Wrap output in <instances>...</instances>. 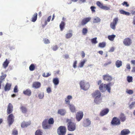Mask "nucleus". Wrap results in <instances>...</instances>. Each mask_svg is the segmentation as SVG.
<instances>
[{
	"label": "nucleus",
	"mask_w": 135,
	"mask_h": 135,
	"mask_svg": "<svg viewBox=\"0 0 135 135\" xmlns=\"http://www.w3.org/2000/svg\"><path fill=\"white\" fill-rule=\"evenodd\" d=\"M54 123V120L52 118H50L48 120L47 119H45L42 122V127L44 129H49L51 127L50 125Z\"/></svg>",
	"instance_id": "obj_1"
},
{
	"label": "nucleus",
	"mask_w": 135,
	"mask_h": 135,
	"mask_svg": "<svg viewBox=\"0 0 135 135\" xmlns=\"http://www.w3.org/2000/svg\"><path fill=\"white\" fill-rule=\"evenodd\" d=\"M66 122H68L67 128L68 130L70 131H74L76 129V123L71 121V120L69 119L66 120Z\"/></svg>",
	"instance_id": "obj_2"
},
{
	"label": "nucleus",
	"mask_w": 135,
	"mask_h": 135,
	"mask_svg": "<svg viewBox=\"0 0 135 135\" xmlns=\"http://www.w3.org/2000/svg\"><path fill=\"white\" fill-rule=\"evenodd\" d=\"M79 85L81 89L85 90L88 89L90 86L89 83L84 80L80 81L79 82Z\"/></svg>",
	"instance_id": "obj_3"
},
{
	"label": "nucleus",
	"mask_w": 135,
	"mask_h": 135,
	"mask_svg": "<svg viewBox=\"0 0 135 135\" xmlns=\"http://www.w3.org/2000/svg\"><path fill=\"white\" fill-rule=\"evenodd\" d=\"M92 97L95 98L94 102L96 104H98L99 102L98 101L97 98H99L101 96V93L98 90H96L92 94Z\"/></svg>",
	"instance_id": "obj_4"
},
{
	"label": "nucleus",
	"mask_w": 135,
	"mask_h": 135,
	"mask_svg": "<svg viewBox=\"0 0 135 135\" xmlns=\"http://www.w3.org/2000/svg\"><path fill=\"white\" fill-rule=\"evenodd\" d=\"M99 89L102 92H104L107 90L109 92H110V87L108 84H101L99 86Z\"/></svg>",
	"instance_id": "obj_5"
},
{
	"label": "nucleus",
	"mask_w": 135,
	"mask_h": 135,
	"mask_svg": "<svg viewBox=\"0 0 135 135\" xmlns=\"http://www.w3.org/2000/svg\"><path fill=\"white\" fill-rule=\"evenodd\" d=\"M66 133V128L65 126H61L57 129V133L59 135H65Z\"/></svg>",
	"instance_id": "obj_6"
},
{
	"label": "nucleus",
	"mask_w": 135,
	"mask_h": 135,
	"mask_svg": "<svg viewBox=\"0 0 135 135\" xmlns=\"http://www.w3.org/2000/svg\"><path fill=\"white\" fill-rule=\"evenodd\" d=\"M9 114L7 117V120L9 126H10L14 122V117L12 114Z\"/></svg>",
	"instance_id": "obj_7"
},
{
	"label": "nucleus",
	"mask_w": 135,
	"mask_h": 135,
	"mask_svg": "<svg viewBox=\"0 0 135 135\" xmlns=\"http://www.w3.org/2000/svg\"><path fill=\"white\" fill-rule=\"evenodd\" d=\"M120 123V119L115 117H114L111 122V124L113 126L119 125Z\"/></svg>",
	"instance_id": "obj_8"
},
{
	"label": "nucleus",
	"mask_w": 135,
	"mask_h": 135,
	"mask_svg": "<svg viewBox=\"0 0 135 135\" xmlns=\"http://www.w3.org/2000/svg\"><path fill=\"white\" fill-rule=\"evenodd\" d=\"M83 116V112H78L76 115V119L79 122L82 118Z\"/></svg>",
	"instance_id": "obj_9"
},
{
	"label": "nucleus",
	"mask_w": 135,
	"mask_h": 135,
	"mask_svg": "<svg viewBox=\"0 0 135 135\" xmlns=\"http://www.w3.org/2000/svg\"><path fill=\"white\" fill-rule=\"evenodd\" d=\"M13 110V107L11 103H9L7 110V114H9L12 113Z\"/></svg>",
	"instance_id": "obj_10"
},
{
	"label": "nucleus",
	"mask_w": 135,
	"mask_h": 135,
	"mask_svg": "<svg viewBox=\"0 0 135 135\" xmlns=\"http://www.w3.org/2000/svg\"><path fill=\"white\" fill-rule=\"evenodd\" d=\"M96 4L100 8L104 10H108L109 9V7L104 6L103 4L99 1L97 2Z\"/></svg>",
	"instance_id": "obj_11"
},
{
	"label": "nucleus",
	"mask_w": 135,
	"mask_h": 135,
	"mask_svg": "<svg viewBox=\"0 0 135 135\" xmlns=\"http://www.w3.org/2000/svg\"><path fill=\"white\" fill-rule=\"evenodd\" d=\"M123 43L126 46H129L132 44V41L129 38H127L124 40Z\"/></svg>",
	"instance_id": "obj_12"
},
{
	"label": "nucleus",
	"mask_w": 135,
	"mask_h": 135,
	"mask_svg": "<svg viewBox=\"0 0 135 135\" xmlns=\"http://www.w3.org/2000/svg\"><path fill=\"white\" fill-rule=\"evenodd\" d=\"M91 20L90 17H86L84 18L81 22V24L82 26L85 25L88 22H89Z\"/></svg>",
	"instance_id": "obj_13"
},
{
	"label": "nucleus",
	"mask_w": 135,
	"mask_h": 135,
	"mask_svg": "<svg viewBox=\"0 0 135 135\" xmlns=\"http://www.w3.org/2000/svg\"><path fill=\"white\" fill-rule=\"evenodd\" d=\"M118 21V18H115L114 19L113 22L110 24V26L111 28L113 29H115V26L116 25Z\"/></svg>",
	"instance_id": "obj_14"
},
{
	"label": "nucleus",
	"mask_w": 135,
	"mask_h": 135,
	"mask_svg": "<svg viewBox=\"0 0 135 135\" xmlns=\"http://www.w3.org/2000/svg\"><path fill=\"white\" fill-rule=\"evenodd\" d=\"M91 124V121L88 119H85L83 121V126L84 127H88Z\"/></svg>",
	"instance_id": "obj_15"
},
{
	"label": "nucleus",
	"mask_w": 135,
	"mask_h": 135,
	"mask_svg": "<svg viewBox=\"0 0 135 135\" xmlns=\"http://www.w3.org/2000/svg\"><path fill=\"white\" fill-rule=\"evenodd\" d=\"M109 110L108 108H105L102 110L100 113V115L101 116H103L107 114L109 112Z\"/></svg>",
	"instance_id": "obj_16"
},
{
	"label": "nucleus",
	"mask_w": 135,
	"mask_h": 135,
	"mask_svg": "<svg viewBox=\"0 0 135 135\" xmlns=\"http://www.w3.org/2000/svg\"><path fill=\"white\" fill-rule=\"evenodd\" d=\"M41 86V84L38 82H35L33 83L32 87L35 88H40Z\"/></svg>",
	"instance_id": "obj_17"
},
{
	"label": "nucleus",
	"mask_w": 135,
	"mask_h": 135,
	"mask_svg": "<svg viewBox=\"0 0 135 135\" xmlns=\"http://www.w3.org/2000/svg\"><path fill=\"white\" fill-rule=\"evenodd\" d=\"M130 133L128 129H125L122 130L121 132V135H127Z\"/></svg>",
	"instance_id": "obj_18"
},
{
	"label": "nucleus",
	"mask_w": 135,
	"mask_h": 135,
	"mask_svg": "<svg viewBox=\"0 0 135 135\" xmlns=\"http://www.w3.org/2000/svg\"><path fill=\"white\" fill-rule=\"evenodd\" d=\"M23 93L25 95L30 96L31 95L32 92L30 89H27L26 90L23 91Z\"/></svg>",
	"instance_id": "obj_19"
},
{
	"label": "nucleus",
	"mask_w": 135,
	"mask_h": 135,
	"mask_svg": "<svg viewBox=\"0 0 135 135\" xmlns=\"http://www.w3.org/2000/svg\"><path fill=\"white\" fill-rule=\"evenodd\" d=\"M11 85L9 83H7L4 87V90L5 91H8L11 89Z\"/></svg>",
	"instance_id": "obj_20"
},
{
	"label": "nucleus",
	"mask_w": 135,
	"mask_h": 135,
	"mask_svg": "<svg viewBox=\"0 0 135 135\" xmlns=\"http://www.w3.org/2000/svg\"><path fill=\"white\" fill-rule=\"evenodd\" d=\"M37 13L36 12L32 16V17L31 18V21L33 22H35L37 20Z\"/></svg>",
	"instance_id": "obj_21"
},
{
	"label": "nucleus",
	"mask_w": 135,
	"mask_h": 135,
	"mask_svg": "<svg viewBox=\"0 0 135 135\" xmlns=\"http://www.w3.org/2000/svg\"><path fill=\"white\" fill-rule=\"evenodd\" d=\"M119 119L122 122H124L126 120V117L124 114L123 113H121L119 116Z\"/></svg>",
	"instance_id": "obj_22"
},
{
	"label": "nucleus",
	"mask_w": 135,
	"mask_h": 135,
	"mask_svg": "<svg viewBox=\"0 0 135 135\" xmlns=\"http://www.w3.org/2000/svg\"><path fill=\"white\" fill-rule=\"evenodd\" d=\"M20 109L23 113H26L27 112V109L25 106L21 105L20 107Z\"/></svg>",
	"instance_id": "obj_23"
},
{
	"label": "nucleus",
	"mask_w": 135,
	"mask_h": 135,
	"mask_svg": "<svg viewBox=\"0 0 135 135\" xmlns=\"http://www.w3.org/2000/svg\"><path fill=\"white\" fill-rule=\"evenodd\" d=\"M9 62L7 59L3 64V66L4 68L6 69L7 67Z\"/></svg>",
	"instance_id": "obj_24"
},
{
	"label": "nucleus",
	"mask_w": 135,
	"mask_h": 135,
	"mask_svg": "<svg viewBox=\"0 0 135 135\" xmlns=\"http://www.w3.org/2000/svg\"><path fill=\"white\" fill-rule=\"evenodd\" d=\"M65 23L64 21H62L60 25V27L61 31H62L64 28Z\"/></svg>",
	"instance_id": "obj_25"
},
{
	"label": "nucleus",
	"mask_w": 135,
	"mask_h": 135,
	"mask_svg": "<svg viewBox=\"0 0 135 135\" xmlns=\"http://www.w3.org/2000/svg\"><path fill=\"white\" fill-rule=\"evenodd\" d=\"M119 12L120 14L127 16H129L130 15V13L129 12H126L123 10H120Z\"/></svg>",
	"instance_id": "obj_26"
},
{
	"label": "nucleus",
	"mask_w": 135,
	"mask_h": 135,
	"mask_svg": "<svg viewBox=\"0 0 135 135\" xmlns=\"http://www.w3.org/2000/svg\"><path fill=\"white\" fill-rule=\"evenodd\" d=\"M116 66L117 68H119L122 65V61L117 60L115 62Z\"/></svg>",
	"instance_id": "obj_27"
},
{
	"label": "nucleus",
	"mask_w": 135,
	"mask_h": 135,
	"mask_svg": "<svg viewBox=\"0 0 135 135\" xmlns=\"http://www.w3.org/2000/svg\"><path fill=\"white\" fill-rule=\"evenodd\" d=\"M69 108L71 111L72 112H75V108L74 106L72 104H69Z\"/></svg>",
	"instance_id": "obj_28"
},
{
	"label": "nucleus",
	"mask_w": 135,
	"mask_h": 135,
	"mask_svg": "<svg viewBox=\"0 0 135 135\" xmlns=\"http://www.w3.org/2000/svg\"><path fill=\"white\" fill-rule=\"evenodd\" d=\"M58 113L61 115H64L65 113V111L63 109H61L58 110Z\"/></svg>",
	"instance_id": "obj_29"
},
{
	"label": "nucleus",
	"mask_w": 135,
	"mask_h": 135,
	"mask_svg": "<svg viewBox=\"0 0 135 135\" xmlns=\"http://www.w3.org/2000/svg\"><path fill=\"white\" fill-rule=\"evenodd\" d=\"M2 75L1 76L0 79V81H2L5 78H6L7 75L6 74H4L3 72L1 73Z\"/></svg>",
	"instance_id": "obj_30"
},
{
	"label": "nucleus",
	"mask_w": 135,
	"mask_h": 135,
	"mask_svg": "<svg viewBox=\"0 0 135 135\" xmlns=\"http://www.w3.org/2000/svg\"><path fill=\"white\" fill-rule=\"evenodd\" d=\"M86 61V60H84L83 61H81L79 64V67L80 68L83 67Z\"/></svg>",
	"instance_id": "obj_31"
},
{
	"label": "nucleus",
	"mask_w": 135,
	"mask_h": 135,
	"mask_svg": "<svg viewBox=\"0 0 135 135\" xmlns=\"http://www.w3.org/2000/svg\"><path fill=\"white\" fill-rule=\"evenodd\" d=\"M97 39V37H95L91 39V41L92 43L94 44H97L98 43Z\"/></svg>",
	"instance_id": "obj_32"
},
{
	"label": "nucleus",
	"mask_w": 135,
	"mask_h": 135,
	"mask_svg": "<svg viewBox=\"0 0 135 135\" xmlns=\"http://www.w3.org/2000/svg\"><path fill=\"white\" fill-rule=\"evenodd\" d=\"M88 32V30L86 28H84L82 30V33L83 35H86Z\"/></svg>",
	"instance_id": "obj_33"
},
{
	"label": "nucleus",
	"mask_w": 135,
	"mask_h": 135,
	"mask_svg": "<svg viewBox=\"0 0 135 135\" xmlns=\"http://www.w3.org/2000/svg\"><path fill=\"white\" fill-rule=\"evenodd\" d=\"M29 70L31 71H33L35 69V66L33 64H31L30 66Z\"/></svg>",
	"instance_id": "obj_34"
},
{
	"label": "nucleus",
	"mask_w": 135,
	"mask_h": 135,
	"mask_svg": "<svg viewBox=\"0 0 135 135\" xmlns=\"http://www.w3.org/2000/svg\"><path fill=\"white\" fill-rule=\"evenodd\" d=\"M53 82L55 85L58 84L59 83L58 79L57 78L54 79L53 80Z\"/></svg>",
	"instance_id": "obj_35"
},
{
	"label": "nucleus",
	"mask_w": 135,
	"mask_h": 135,
	"mask_svg": "<svg viewBox=\"0 0 135 135\" xmlns=\"http://www.w3.org/2000/svg\"><path fill=\"white\" fill-rule=\"evenodd\" d=\"M106 46V43L105 42L100 43L99 44V47L101 48H103Z\"/></svg>",
	"instance_id": "obj_36"
},
{
	"label": "nucleus",
	"mask_w": 135,
	"mask_h": 135,
	"mask_svg": "<svg viewBox=\"0 0 135 135\" xmlns=\"http://www.w3.org/2000/svg\"><path fill=\"white\" fill-rule=\"evenodd\" d=\"M100 18L98 17H97L94 19L93 20V22L94 23H98L100 21Z\"/></svg>",
	"instance_id": "obj_37"
},
{
	"label": "nucleus",
	"mask_w": 135,
	"mask_h": 135,
	"mask_svg": "<svg viewBox=\"0 0 135 135\" xmlns=\"http://www.w3.org/2000/svg\"><path fill=\"white\" fill-rule=\"evenodd\" d=\"M131 13L132 14V15H134L133 18V23L134 25H135V11H132Z\"/></svg>",
	"instance_id": "obj_38"
},
{
	"label": "nucleus",
	"mask_w": 135,
	"mask_h": 135,
	"mask_svg": "<svg viewBox=\"0 0 135 135\" xmlns=\"http://www.w3.org/2000/svg\"><path fill=\"white\" fill-rule=\"evenodd\" d=\"M28 125L25 122H23L21 124V126L22 128H25L27 127Z\"/></svg>",
	"instance_id": "obj_39"
},
{
	"label": "nucleus",
	"mask_w": 135,
	"mask_h": 135,
	"mask_svg": "<svg viewBox=\"0 0 135 135\" xmlns=\"http://www.w3.org/2000/svg\"><path fill=\"white\" fill-rule=\"evenodd\" d=\"M103 77L104 80H108L110 78V76L108 74L104 75Z\"/></svg>",
	"instance_id": "obj_40"
},
{
	"label": "nucleus",
	"mask_w": 135,
	"mask_h": 135,
	"mask_svg": "<svg viewBox=\"0 0 135 135\" xmlns=\"http://www.w3.org/2000/svg\"><path fill=\"white\" fill-rule=\"evenodd\" d=\"M72 36V34L71 33H68L66 35V37L67 38H70Z\"/></svg>",
	"instance_id": "obj_41"
},
{
	"label": "nucleus",
	"mask_w": 135,
	"mask_h": 135,
	"mask_svg": "<svg viewBox=\"0 0 135 135\" xmlns=\"http://www.w3.org/2000/svg\"><path fill=\"white\" fill-rule=\"evenodd\" d=\"M42 132L40 130H37L35 133V135H42Z\"/></svg>",
	"instance_id": "obj_42"
},
{
	"label": "nucleus",
	"mask_w": 135,
	"mask_h": 135,
	"mask_svg": "<svg viewBox=\"0 0 135 135\" xmlns=\"http://www.w3.org/2000/svg\"><path fill=\"white\" fill-rule=\"evenodd\" d=\"M132 76H128L127 77V80L130 83L132 82Z\"/></svg>",
	"instance_id": "obj_43"
},
{
	"label": "nucleus",
	"mask_w": 135,
	"mask_h": 135,
	"mask_svg": "<svg viewBox=\"0 0 135 135\" xmlns=\"http://www.w3.org/2000/svg\"><path fill=\"white\" fill-rule=\"evenodd\" d=\"M135 105V102H133L129 106V107L130 109H131L133 108L134 107Z\"/></svg>",
	"instance_id": "obj_44"
},
{
	"label": "nucleus",
	"mask_w": 135,
	"mask_h": 135,
	"mask_svg": "<svg viewBox=\"0 0 135 135\" xmlns=\"http://www.w3.org/2000/svg\"><path fill=\"white\" fill-rule=\"evenodd\" d=\"M122 4L123 6H125L126 7H128L129 6V4L127 2L124 1L123 3H122Z\"/></svg>",
	"instance_id": "obj_45"
},
{
	"label": "nucleus",
	"mask_w": 135,
	"mask_h": 135,
	"mask_svg": "<svg viewBox=\"0 0 135 135\" xmlns=\"http://www.w3.org/2000/svg\"><path fill=\"white\" fill-rule=\"evenodd\" d=\"M12 134L13 135H18V131L16 129H14L12 131Z\"/></svg>",
	"instance_id": "obj_46"
},
{
	"label": "nucleus",
	"mask_w": 135,
	"mask_h": 135,
	"mask_svg": "<svg viewBox=\"0 0 135 135\" xmlns=\"http://www.w3.org/2000/svg\"><path fill=\"white\" fill-rule=\"evenodd\" d=\"M50 75V74H49V73H47L46 74L44 73L42 76L43 77H47Z\"/></svg>",
	"instance_id": "obj_47"
},
{
	"label": "nucleus",
	"mask_w": 135,
	"mask_h": 135,
	"mask_svg": "<svg viewBox=\"0 0 135 135\" xmlns=\"http://www.w3.org/2000/svg\"><path fill=\"white\" fill-rule=\"evenodd\" d=\"M126 93L129 94H132L133 93V91L132 90H127L126 91Z\"/></svg>",
	"instance_id": "obj_48"
},
{
	"label": "nucleus",
	"mask_w": 135,
	"mask_h": 135,
	"mask_svg": "<svg viewBox=\"0 0 135 135\" xmlns=\"http://www.w3.org/2000/svg\"><path fill=\"white\" fill-rule=\"evenodd\" d=\"M116 36L115 35H110V41H113Z\"/></svg>",
	"instance_id": "obj_49"
},
{
	"label": "nucleus",
	"mask_w": 135,
	"mask_h": 135,
	"mask_svg": "<svg viewBox=\"0 0 135 135\" xmlns=\"http://www.w3.org/2000/svg\"><path fill=\"white\" fill-rule=\"evenodd\" d=\"M50 41L47 38H45L44 40V42L45 44H48L50 43Z\"/></svg>",
	"instance_id": "obj_50"
},
{
	"label": "nucleus",
	"mask_w": 135,
	"mask_h": 135,
	"mask_svg": "<svg viewBox=\"0 0 135 135\" xmlns=\"http://www.w3.org/2000/svg\"><path fill=\"white\" fill-rule=\"evenodd\" d=\"M65 102L66 104H68L69 105V104H70V100L67 98L65 99Z\"/></svg>",
	"instance_id": "obj_51"
},
{
	"label": "nucleus",
	"mask_w": 135,
	"mask_h": 135,
	"mask_svg": "<svg viewBox=\"0 0 135 135\" xmlns=\"http://www.w3.org/2000/svg\"><path fill=\"white\" fill-rule=\"evenodd\" d=\"M95 7L94 6H91L90 7V9H91V11L93 12H95Z\"/></svg>",
	"instance_id": "obj_52"
},
{
	"label": "nucleus",
	"mask_w": 135,
	"mask_h": 135,
	"mask_svg": "<svg viewBox=\"0 0 135 135\" xmlns=\"http://www.w3.org/2000/svg\"><path fill=\"white\" fill-rule=\"evenodd\" d=\"M18 87L17 85H16L14 88V92L15 93H17L18 91Z\"/></svg>",
	"instance_id": "obj_53"
},
{
	"label": "nucleus",
	"mask_w": 135,
	"mask_h": 135,
	"mask_svg": "<svg viewBox=\"0 0 135 135\" xmlns=\"http://www.w3.org/2000/svg\"><path fill=\"white\" fill-rule=\"evenodd\" d=\"M44 96V94L43 93H40L38 95V97L40 99H42L43 97Z\"/></svg>",
	"instance_id": "obj_54"
},
{
	"label": "nucleus",
	"mask_w": 135,
	"mask_h": 135,
	"mask_svg": "<svg viewBox=\"0 0 135 135\" xmlns=\"http://www.w3.org/2000/svg\"><path fill=\"white\" fill-rule=\"evenodd\" d=\"M58 49L57 46V45H55L52 48V49L54 51H56Z\"/></svg>",
	"instance_id": "obj_55"
},
{
	"label": "nucleus",
	"mask_w": 135,
	"mask_h": 135,
	"mask_svg": "<svg viewBox=\"0 0 135 135\" xmlns=\"http://www.w3.org/2000/svg\"><path fill=\"white\" fill-rule=\"evenodd\" d=\"M46 90H47V92L48 93H50L51 91V88H50V87L48 88H47V89Z\"/></svg>",
	"instance_id": "obj_56"
},
{
	"label": "nucleus",
	"mask_w": 135,
	"mask_h": 135,
	"mask_svg": "<svg viewBox=\"0 0 135 135\" xmlns=\"http://www.w3.org/2000/svg\"><path fill=\"white\" fill-rule=\"evenodd\" d=\"M77 63V61H75L74 62V63L73 64V67L75 68H76V65Z\"/></svg>",
	"instance_id": "obj_57"
},
{
	"label": "nucleus",
	"mask_w": 135,
	"mask_h": 135,
	"mask_svg": "<svg viewBox=\"0 0 135 135\" xmlns=\"http://www.w3.org/2000/svg\"><path fill=\"white\" fill-rule=\"evenodd\" d=\"M81 56L82 58H84L85 56V54L83 51H82L81 52Z\"/></svg>",
	"instance_id": "obj_58"
},
{
	"label": "nucleus",
	"mask_w": 135,
	"mask_h": 135,
	"mask_svg": "<svg viewBox=\"0 0 135 135\" xmlns=\"http://www.w3.org/2000/svg\"><path fill=\"white\" fill-rule=\"evenodd\" d=\"M51 16H49L47 18V21L48 22L50 21L51 19Z\"/></svg>",
	"instance_id": "obj_59"
},
{
	"label": "nucleus",
	"mask_w": 135,
	"mask_h": 135,
	"mask_svg": "<svg viewBox=\"0 0 135 135\" xmlns=\"http://www.w3.org/2000/svg\"><path fill=\"white\" fill-rule=\"evenodd\" d=\"M126 68L128 69H130L131 68L130 65L129 64H128L126 65Z\"/></svg>",
	"instance_id": "obj_60"
},
{
	"label": "nucleus",
	"mask_w": 135,
	"mask_h": 135,
	"mask_svg": "<svg viewBox=\"0 0 135 135\" xmlns=\"http://www.w3.org/2000/svg\"><path fill=\"white\" fill-rule=\"evenodd\" d=\"M115 48L114 47H112L110 49V52H113L114 51Z\"/></svg>",
	"instance_id": "obj_61"
},
{
	"label": "nucleus",
	"mask_w": 135,
	"mask_h": 135,
	"mask_svg": "<svg viewBox=\"0 0 135 135\" xmlns=\"http://www.w3.org/2000/svg\"><path fill=\"white\" fill-rule=\"evenodd\" d=\"M85 1L86 0H80L79 2L80 3H82L85 2Z\"/></svg>",
	"instance_id": "obj_62"
},
{
	"label": "nucleus",
	"mask_w": 135,
	"mask_h": 135,
	"mask_svg": "<svg viewBox=\"0 0 135 135\" xmlns=\"http://www.w3.org/2000/svg\"><path fill=\"white\" fill-rule=\"evenodd\" d=\"M64 58L66 59H68L69 58V56L67 54L65 55L64 56Z\"/></svg>",
	"instance_id": "obj_63"
},
{
	"label": "nucleus",
	"mask_w": 135,
	"mask_h": 135,
	"mask_svg": "<svg viewBox=\"0 0 135 135\" xmlns=\"http://www.w3.org/2000/svg\"><path fill=\"white\" fill-rule=\"evenodd\" d=\"M131 71L133 72H135V67H133L132 69V70Z\"/></svg>",
	"instance_id": "obj_64"
}]
</instances>
